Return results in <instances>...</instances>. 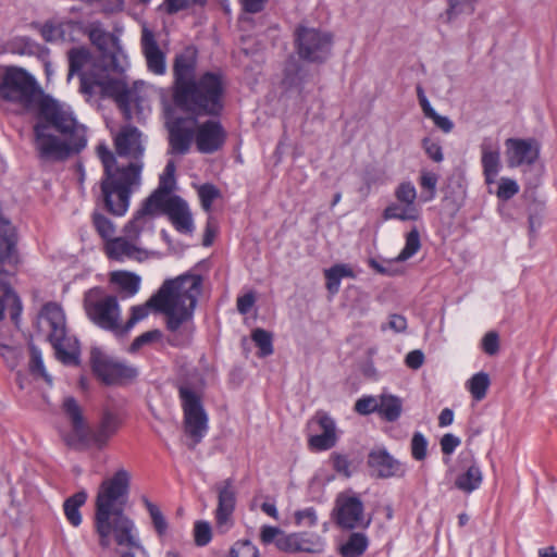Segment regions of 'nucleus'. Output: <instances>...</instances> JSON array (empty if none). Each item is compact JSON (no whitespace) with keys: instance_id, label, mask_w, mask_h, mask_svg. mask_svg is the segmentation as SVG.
Listing matches in <instances>:
<instances>
[{"instance_id":"1","label":"nucleus","mask_w":557,"mask_h":557,"mask_svg":"<svg viewBox=\"0 0 557 557\" xmlns=\"http://www.w3.org/2000/svg\"><path fill=\"white\" fill-rule=\"evenodd\" d=\"M197 53L191 47L173 61L172 99L175 107L191 115L169 124V141L173 153L185 154L196 140V119L216 116L223 110L225 83L219 72H205L196 78Z\"/></svg>"},{"instance_id":"2","label":"nucleus","mask_w":557,"mask_h":557,"mask_svg":"<svg viewBox=\"0 0 557 557\" xmlns=\"http://www.w3.org/2000/svg\"><path fill=\"white\" fill-rule=\"evenodd\" d=\"M114 147L120 158H128L131 161L117 162L104 143L97 146L96 152L103 166V176L95 201L112 215L122 216L128 210L131 195L141 184L145 153L141 133L131 125L122 127L114 138Z\"/></svg>"},{"instance_id":"3","label":"nucleus","mask_w":557,"mask_h":557,"mask_svg":"<svg viewBox=\"0 0 557 557\" xmlns=\"http://www.w3.org/2000/svg\"><path fill=\"white\" fill-rule=\"evenodd\" d=\"M201 289L202 277L199 274L185 273L164 281L159 290L145 304L131 307V315L122 324V336L145 320L151 309H154L165 317L168 344L173 347L189 345L195 332L194 311Z\"/></svg>"},{"instance_id":"4","label":"nucleus","mask_w":557,"mask_h":557,"mask_svg":"<svg viewBox=\"0 0 557 557\" xmlns=\"http://www.w3.org/2000/svg\"><path fill=\"white\" fill-rule=\"evenodd\" d=\"M129 483V473L120 469L112 476L104 479L98 487L94 530L103 550L111 549L113 544L135 545L136 525L125 513Z\"/></svg>"},{"instance_id":"5","label":"nucleus","mask_w":557,"mask_h":557,"mask_svg":"<svg viewBox=\"0 0 557 557\" xmlns=\"http://www.w3.org/2000/svg\"><path fill=\"white\" fill-rule=\"evenodd\" d=\"M81 91L89 97L100 94L113 98L126 120L134 119V110L138 109L140 97L135 89L117 78H110L104 71L98 73H82Z\"/></svg>"},{"instance_id":"6","label":"nucleus","mask_w":557,"mask_h":557,"mask_svg":"<svg viewBox=\"0 0 557 557\" xmlns=\"http://www.w3.org/2000/svg\"><path fill=\"white\" fill-rule=\"evenodd\" d=\"M38 327L46 334L57 357L66 364L76 363L79 355L77 341L66 335L65 315L55 302L46 304L38 315Z\"/></svg>"},{"instance_id":"7","label":"nucleus","mask_w":557,"mask_h":557,"mask_svg":"<svg viewBox=\"0 0 557 557\" xmlns=\"http://www.w3.org/2000/svg\"><path fill=\"white\" fill-rule=\"evenodd\" d=\"M0 98L30 111L37 109L45 97L30 74L23 69L10 66L0 75Z\"/></svg>"},{"instance_id":"8","label":"nucleus","mask_w":557,"mask_h":557,"mask_svg":"<svg viewBox=\"0 0 557 557\" xmlns=\"http://www.w3.org/2000/svg\"><path fill=\"white\" fill-rule=\"evenodd\" d=\"M83 302L94 324L122 336L121 307L116 296L106 294L101 287H94L85 293Z\"/></svg>"},{"instance_id":"9","label":"nucleus","mask_w":557,"mask_h":557,"mask_svg":"<svg viewBox=\"0 0 557 557\" xmlns=\"http://www.w3.org/2000/svg\"><path fill=\"white\" fill-rule=\"evenodd\" d=\"M38 115L41 122L51 126L66 140L77 141L81 147H86V127L79 124L72 111L58 101L45 97L38 103Z\"/></svg>"},{"instance_id":"10","label":"nucleus","mask_w":557,"mask_h":557,"mask_svg":"<svg viewBox=\"0 0 557 557\" xmlns=\"http://www.w3.org/2000/svg\"><path fill=\"white\" fill-rule=\"evenodd\" d=\"M137 221H128L124 225L121 236H115L113 239L104 243V253L109 259L119 262H124L125 260L140 262L148 259V250L140 245V235L146 230L137 225Z\"/></svg>"},{"instance_id":"11","label":"nucleus","mask_w":557,"mask_h":557,"mask_svg":"<svg viewBox=\"0 0 557 557\" xmlns=\"http://www.w3.org/2000/svg\"><path fill=\"white\" fill-rule=\"evenodd\" d=\"M294 41L301 60L322 63L331 54L333 37L319 28L298 25L294 32Z\"/></svg>"},{"instance_id":"12","label":"nucleus","mask_w":557,"mask_h":557,"mask_svg":"<svg viewBox=\"0 0 557 557\" xmlns=\"http://www.w3.org/2000/svg\"><path fill=\"white\" fill-rule=\"evenodd\" d=\"M34 135L36 149L42 160L63 161L85 148L81 147L77 141L61 139L48 133V125L42 122H37L34 125Z\"/></svg>"},{"instance_id":"13","label":"nucleus","mask_w":557,"mask_h":557,"mask_svg":"<svg viewBox=\"0 0 557 557\" xmlns=\"http://www.w3.org/2000/svg\"><path fill=\"white\" fill-rule=\"evenodd\" d=\"M180 397L184 411L185 433L193 437L194 445L198 444L208 429V417L199 395L187 386L180 387Z\"/></svg>"},{"instance_id":"14","label":"nucleus","mask_w":557,"mask_h":557,"mask_svg":"<svg viewBox=\"0 0 557 557\" xmlns=\"http://www.w3.org/2000/svg\"><path fill=\"white\" fill-rule=\"evenodd\" d=\"M90 364L94 374L107 385L120 384L137 375L135 368L104 355L98 348L90 352Z\"/></svg>"},{"instance_id":"15","label":"nucleus","mask_w":557,"mask_h":557,"mask_svg":"<svg viewBox=\"0 0 557 557\" xmlns=\"http://www.w3.org/2000/svg\"><path fill=\"white\" fill-rule=\"evenodd\" d=\"M335 521L343 529L368 527L370 519L364 522V507L359 496L341 493L335 500Z\"/></svg>"},{"instance_id":"16","label":"nucleus","mask_w":557,"mask_h":557,"mask_svg":"<svg viewBox=\"0 0 557 557\" xmlns=\"http://www.w3.org/2000/svg\"><path fill=\"white\" fill-rule=\"evenodd\" d=\"M506 160L509 168L533 165L541 152V144L535 138H508L505 141Z\"/></svg>"},{"instance_id":"17","label":"nucleus","mask_w":557,"mask_h":557,"mask_svg":"<svg viewBox=\"0 0 557 557\" xmlns=\"http://www.w3.org/2000/svg\"><path fill=\"white\" fill-rule=\"evenodd\" d=\"M84 33L88 35L91 44L98 48L103 57L111 58L112 66L117 69L119 57L122 54L119 38L107 32L99 22L89 23Z\"/></svg>"},{"instance_id":"18","label":"nucleus","mask_w":557,"mask_h":557,"mask_svg":"<svg viewBox=\"0 0 557 557\" xmlns=\"http://www.w3.org/2000/svg\"><path fill=\"white\" fill-rule=\"evenodd\" d=\"M226 139V132L215 120L196 123V146L201 153H213L221 149Z\"/></svg>"},{"instance_id":"19","label":"nucleus","mask_w":557,"mask_h":557,"mask_svg":"<svg viewBox=\"0 0 557 557\" xmlns=\"http://www.w3.org/2000/svg\"><path fill=\"white\" fill-rule=\"evenodd\" d=\"M369 468L380 479L401 478L406 473V467L394 458L385 448H374L368 455Z\"/></svg>"},{"instance_id":"20","label":"nucleus","mask_w":557,"mask_h":557,"mask_svg":"<svg viewBox=\"0 0 557 557\" xmlns=\"http://www.w3.org/2000/svg\"><path fill=\"white\" fill-rule=\"evenodd\" d=\"M276 547L285 553L317 554L323 550V541L315 533L296 532L280 536L276 540Z\"/></svg>"},{"instance_id":"21","label":"nucleus","mask_w":557,"mask_h":557,"mask_svg":"<svg viewBox=\"0 0 557 557\" xmlns=\"http://www.w3.org/2000/svg\"><path fill=\"white\" fill-rule=\"evenodd\" d=\"M317 423L321 430L320 434L311 435L308 446L312 451H323L333 448L337 443L336 423L324 411H318L310 421V425Z\"/></svg>"},{"instance_id":"22","label":"nucleus","mask_w":557,"mask_h":557,"mask_svg":"<svg viewBox=\"0 0 557 557\" xmlns=\"http://www.w3.org/2000/svg\"><path fill=\"white\" fill-rule=\"evenodd\" d=\"M218 493L215 521L218 528L228 527L236 506V490L232 479H226L214 485Z\"/></svg>"},{"instance_id":"23","label":"nucleus","mask_w":557,"mask_h":557,"mask_svg":"<svg viewBox=\"0 0 557 557\" xmlns=\"http://www.w3.org/2000/svg\"><path fill=\"white\" fill-rule=\"evenodd\" d=\"M175 230L183 234H190L194 231L191 212L187 202L180 196L169 197L166 200V212Z\"/></svg>"},{"instance_id":"24","label":"nucleus","mask_w":557,"mask_h":557,"mask_svg":"<svg viewBox=\"0 0 557 557\" xmlns=\"http://www.w3.org/2000/svg\"><path fill=\"white\" fill-rule=\"evenodd\" d=\"M141 49L146 58L148 70L156 75L165 74V54L161 51L153 33L148 28L143 29Z\"/></svg>"},{"instance_id":"25","label":"nucleus","mask_w":557,"mask_h":557,"mask_svg":"<svg viewBox=\"0 0 557 557\" xmlns=\"http://www.w3.org/2000/svg\"><path fill=\"white\" fill-rule=\"evenodd\" d=\"M168 195L156 189L144 202L132 220H138L137 225L145 230H152V216L159 212H166Z\"/></svg>"},{"instance_id":"26","label":"nucleus","mask_w":557,"mask_h":557,"mask_svg":"<svg viewBox=\"0 0 557 557\" xmlns=\"http://www.w3.org/2000/svg\"><path fill=\"white\" fill-rule=\"evenodd\" d=\"M465 469L455 479V487L459 491L471 494L478 490L483 481V473L472 455L462 459Z\"/></svg>"},{"instance_id":"27","label":"nucleus","mask_w":557,"mask_h":557,"mask_svg":"<svg viewBox=\"0 0 557 557\" xmlns=\"http://www.w3.org/2000/svg\"><path fill=\"white\" fill-rule=\"evenodd\" d=\"M480 148L484 181L487 185H492L502 169L499 148L494 147L488 139H484Z\"/></svg>"},{"instance_id":"28","label":"nucleus","mask_w":557,"mask_h":557,"mask_svg":"<svg viewBox=\"0 0 557 557\" xmlns=\"http://www.w3.org/2000/svg\"><path fill=\"white\" fill-rule=\"evenodd\" d=\"M121 425V420L117 414L106 411L99 422L98 428L91 433H88V438L85 443L90 442L97 448H103L110 438L117 432Z\"/></svg>"},{"instance_id":"29","label":"nucleus","mask_w":557,"mask_h":557,"mask_svg":"<svg viewBox=\"0 0 557 557\" xmlns=\"http://www.w3.org/2000/svg\"><path fill=\"white\" fill-rule=\"evenodd\" d=\"M62 409L71 421L74 436L79 442H86L88 438V429L86 426L82 408L74 397H65L62 404Z\"/></svg>"},{"instance_id":"30","label":"nucleus","mask_w":557,"mask_h":557,"mask_svg":"<svg viewBox=\"0 0 557 557\" xmlns=\"http://www.w3.org/2000/svg\"><path fill=\"white\" fill-rule=\"evenodd\" d=\"M110 282L119 286L122 298L135 296L140 288V276L128 271H114L110 274Z\"/></svg>"},{"instance_id":"31","label":"nucleus","mask_w":557,"mask_h":557,"mask_svg":"<svg viewBox=\"0 0 557 557\" xmlns=\"http://www.w3.org/2000/svg\"><path fill=\"white\" fill-rule=\"evenodd\" d=\"M69 58V79L77 74L82 79V73H98L97 71H84L91 63L92 58L88 49L84 47L72 48L67 52Z\"/></svg>"},{"instance_id":"32","label":"nucleus","mask_w":557,"mask_h":557,"mask_svg":"<svg viewBox=\"0 0 557 557\" xmlns=\"http://www.w3.org/2000/svg\"><path fill=\"white\" fill-rule=\"evenodd\" d=\"M403 412V401L398 396L382 394L379 400L377 413L382 419L388 422H395Z\"/></svg>"},{"instance_id":"33","label":"nucleus","mask_w":557,"mask_h":557,"mask_svg":"<svg viewBox=\"0 0 557 557\" xmlns=\"http://www.w3.org/2000/svg\"><path fill=\"white\" fill-rule=\"evenodd\" d=\"M86 500L87 493L85 491H79L64 500V515L70 524L75 528L82 523V515L79 508L85 505Z\"/></svg>"},{"instance_id":"34","label":"nucleus","mask_w":557,"mask_h":557,"mask_svg":"<svg viewBox=\"0 0 557 557\" xmlns=\"http://www.w3.org/2000/svg\"><path fill=\"white\" fill-rule=\"evenodd\" d=\"M326 288L330 293L336 294L339 289L343 277H354L352 270L346 264H336L324 271Z\"/></svg>"},{"instance_id":"35","label":"nucleus","mask_w":557,"mask_h":557,"mask_svg":"<svg viewBox=\"0 0 557 557\" xmlns=\"http://www.w3.org/2000/svg\"><path fill=\"white\" fill-rule=\"evenodd\" d=\"M91 222L97 234L104 240V243H108L110 239L115 237V225L103 213L95 210L91 214Z\"/></svg>"},{"instance_id":"36","label":"nucleus","mask_w":557,"mask_h":557,"mask_svg":"<svg viewBox=\"0 0 557 557\" xmlns=\"http://www.w3.org/2000/svg\"><path fill=\"white\" fill-rule=\"evenodd\" d=\"M368 547V539L362 533H352L347 542L342 546L343 557H359Z\"/></svg>"},{"instance_id":"37","label":"nucleus","mask_w":557,"mask_h":557,"mask_svg":"<svg viewBox=\"0 0 557 557\" xmlns=\"http://www.w3.org/2000/svg\"><path fill=\"white\" fill-rule=\"evenodd\" d=\"M383 218L385 220L397 219L401 221H414L419 218V212L416 207H400L399 205L393 203L385 208Z\"/></svg>"},{"instance_id":"38","label":"nucleus","mask_w":557,"mask_h":557,"mask_svg":"<svg viewBox=\"0 0 557 557\" xmlns=\"http://www.w3.org/2000/svg\"><path fill=\"white\" fill-rule=\"evenodd\" d=\"M144 504L146 506V509L149 512L152 525H153L158 536L159 537L165 536L168 529H169V523H168L165 517L163 516V513L161 512L160 508L147 498H144Z\"/></svg>"},{"instance_id":"39","label":"nucleus","mask_w":557,"mask_h":557,"mask_svg":"<svg viewBox=\"0 0 557 557\" xmlns=\"http://www.w3.org/2000/svg\"><path fill=\"white\" fill-rule=\"evenodd\" d=\"M468 388L475 400H482L486 396L490 386V376L485 372L474 374L468 381Z\"/></svg>"},{"instance_id":"40","label":"nucleus","mask_w":557,"mask_h":557,"mask_svg":"<svg viewBox=\"0 0 557 557\" xmlns=\"http://www.w3.org/2000/svg\"><path fill=\"white\" fill-rule=\"evenodd\" d=\"M421 248L420 233L417 227H413L406 235V244L399 255L396 257V261L403 262L410 259Z\"/></svg>"},{"instance_id":"41","label":"nucleus","mask_w":557,"mask_h":557,"mask_svg":"<svg viewBox=\"0 0 557 557\" xmlns=\"http://www.w3.org/2000/svg\"><path fill=\"white\" fill-rule=\"evenodd\" d=\"M251 338L259 348V357H267L273 354V337L270 332L263 329H256L252 331Z\"/></svg>"},{"instance_id":"42","label":"nucleus","mask_w":557,"mask_h":557,"mask_svg":"<svg viewBox=\"0 0 557 557\" xmlns=\"http://www.w3.org/2000/svg\"><path fill=\"white\" fill-rule=\"evenodd\" d=\"M29 352H30V359H29V364H28L29 371L33 374L44 377L48 383H51L52 380H51L50 375L45 370L40 350L36 346L30 345Z\"/></svg>"},{"instance_id":"43","label":"nucleus","mask_w":557,"mask_h":557,"mask_svg":"<svg viewBox=\"0 0 557 557\" xmlns=\"http://www.w3.org/2000/svg\"><path fill=\"white\" fill-rule=\"evenodd\" d=\"M520 190L518 183L509 177H502L499 180L496 196L503 201H508L515 197Z\"/></svg>"},{"instance_id":"44","label":"nucleus","mask_w":557,"mask_h":557,"mask_svg":"<svg viewBox=\"0 0 557 557\" xmlns=\"http://www.w3.org/2000/svg\"><path fill=\"white\" fill-rule=\"evenodd\" d=\"M198 196L202 209L209 212L213 201L220 197V190L212 184H203L198 188Z\"/></svg>"},{"instance_id":"45","label":"nucleus","mask_w":557,"mask_h":557,"mask_svg":"<svg viewBox=\"0 0 557 557\" xmlns=\"http://www.w3.org/2000/svg\"><path fill=\"white\" fill-rule=\"evenodd\" d=\"M476 0H449L447 9L448 20H451L459 14H471L474 11V2Z\"/></svg>"},{"instance_id":"46","label":"nucleus","mask_w":557,"mask_h":557,"mask_svg":"<svg viewBox=\"0 0 557 557\" xmlns=\"http://www.w3.org/2000/svg\"><path fill=\"white\" fill-rule=\"evenodd\" d=\"M0 356L10 369H15L23 358V351L18 347L0 344Z\"/></svg>"},{"instance_id":"47","label":"nucleus","mask_w":557,"mask_h":557,"mask_svg":"<svg viewBox=\"0 0 557 557\" xmlns=\"http://www.w3.org/2000/svg\"><path fill=\"white\" fill-rule=\"evenodd\" d=\"M410 448L413 459L418 461L424 460L428 455V441L425 436L420 432L413 433Z\"/></svg>"},{"instance_id":"48","label":"nucleus","mask_w":557,"mask_h":557,"mask_svg":"<svg viewBox=\"0 0 557 557\" xmlns=\"http://www.w3.org/2000/svg\"><path fill=\"white\" fill-rule=\"evenodd\" d=\"M230 557H259V550L248 540L237 541L230 550Z\"/></svg>"},{"instance_id":"49","label":"nucleus","mask_w":557,"mask_h":557,"mask_svg":"<svg viewBox=\"0 0 557 557\" xmlns=\"http://www.w3.org/2000/svg\"><path fill=\"white\" fill-rule=\"evenodd\" d=\"M212 539L211 525L207 521H196L194 525V540L197 546H206Z\"/></svg>"},{"instance_id":"50","label":"nucleus","mask_w":557,"mask_h":557,"mask_svg":"<svg viewBox=\"0 0 557 557\" xmlns=\"http://www.w3.org/2000/svg\"><path fill=\"white\" fill-rule=\"evenodd\" d=\"M175 164L173 161H169L164 168L163 173L160 176L159 186L157 189L165 194H170L175 185Z\"/></svg>"},{"instance_id":"51","label":"nucleus","mask_w":557,"mask_h":557,"mask_svg":"<svg viewBox=\"0 0 557 557\" xmlns=\"http://www.w3.org/2000/svg\"><path fill=\"white\" fill-rule=\"evenodd\" d=\"M395 196L398 201L405 203L406 206L414 207L417 190L410 182H404L397 187Z\"/></svg>"},{"instance_id":"52","label":"nucleus","mask_w":557,"mask_h":557,"mask_svg":"<svg viewBox=\"0 0 557 557\" xmlns=\"http://www.w3.org/2000/svg\"><path fill=\"white\" fill-rule=\"evenodd\" d=\"M195 3L203 4L205 0H163L160 9L172 15L188 9L191 4Z\"/></svg>"},{"instance_id":"53","label":"nucleus","mask_w":557,"mask_h":557,"mask_svg":"<svg viewBox=\"0 0 557 557\" xmlns=\"http://www.w3.org/2000/svg\"><path fill=\"white\" fill-rule=\"evenodd\" d=\"M4 299L11 320L17 324L22 312V302L18 296L14 292H7L4 294Z\"/></svg>"},{"instance_id":"54","label":"nucleus","mask_w":557,"mask_h":557,"mask_svg":"<svg viewBox=\"0 0 557 557\" xmlns=\"http://www.w3.org/2000/svg\"><path fill=\"white\" fill-rule=\"evenodd\" d=\"M162 337L160 330H151L137 336L129 346V351L135 352L140 349L144 345L159 341Z\"/></svg>"},{"instance_id":"55","label":"nucleus","mask_w":557,"mask_h":557,"mask_svg":"<svg viewBox=\"0 0 557 557\" xmlns=\"http://www.w3.org/2000/svg\"><path fill=\"white\" fill-rule=\"evenodd\" d=\"M355 410L362 416L379 411V400L374 396H363L355 404Z\"/></svg>"},{"instance_id":"56","label":"nucleus","mask_w":557,"mask_h":557,"mask_svg":"<svg viewBox=\"0 0 557 557\" xmlns=\"http://www.w3.org/2000/svg\"><path fill=\"white\" fill-rule=\"evenodd\" d=\"M438 182V175L429 172V171H422L420 176V186L429 191V196L425 200H432L434 199L436 195V185Z\"/></svg>"},{"instance_id":"57","label":"nucleus","mask_w":557,"mask_h":557,"mask_svg":"<svg viewBox=\"0 0 557 557\" xmlns=\"http://www.w3.org/2000/svg\"><path fill=\"white\" fill-rule=\"evenodd\" d=\"M483 351L490 356H494L499 351V336L495 331L487 332L481 342Z\"/></svg>"},{"instance_id":"58","label":"nucleus","mask_w":557,"mask_h":557,"mask_svg":"<svg viewBox=\"0 0 557 557\" xmlns=\"http://www.w3.org/2000/svg\"><path fill=\"white\" fill-rule=\"evenodd\" d=\"M422 147L431 160L437 163L443 161L444 154L442 147L438 143H435L430 138L425 137L422 140Z\"/></svg>"},{"instance_id":"59","label":"nucleus","mask_w":557,"mask_h":557,"mask_svg":"<svg viewBox=\"0 0 557 557\" xmlns=\"http://www.w3.org/2000/svg\"><path fill=\"white\" fill-rule=\"evenodd\" d=\"M295 522L298 525L313 527L318 522L315 510L312 507L295 512Z\"/></svg>"},{"instance_id":"60","label":"nucleus","mask_w":557,"mask_h":557,"mask_svg":"<svg viewBox=\"0 0 557 557\" xmlns=\"http://www.w3.org/2000/svg\"><path fill=\"white\" fill-rule=\"evenodd\" d=\"M331 461H332L333 468L336 472L345 475L346 478H349L351 475V472L349 469L350 462L346 456L334 453L331 456Z\"/></svg>"},{"instance_id":"61","label":"nucleus","mask_w":557,"mask_h":557,"mask_svg":"<svg viewBox=\"0 0 557 557\" xmlns=\"http://www.w3.org/2000/svg\"><path fill=\"white\" fill-rule=\"evenodd\" d=\"M113 546L115 553L120 557H135L137 552L143 550V546L137 534H135V545L121 546L120 544H113Z\"/></svg>"},{"instance_id":"62","label":"nucleus","mask_w":557,"mask_h":557,"mask_svg":"<svg viewBox=\"0 0 557 557\" xmlns=\"http://www.w3.org/2000/svg\"><path fill=\"white\" fill-rule=\"evenodd\" d=\"M282 535L285 534L278 528L264 525L261 529L260 540L262 541L263 544H270L272 542L276 543V540Z\"/></svg>"},{"instance_id":"63","label":"nucleus","mask_w":557,"mask_h":557,"mask_svg":"<svg viewBox=\"0 0 557 557\" xmlns=\"http://www.w3.org/2000/svg\"><path fill=\"white\" fill-rule=\"evenodd\" d=\"M460 445L459 437L447 433L441 438V449L443 454L450 455Z\"/></svg>"},{"instance_id":"64","label":"nucleus","mask_w":557,"mask_h":557,"mask_svg":"<svg viewBox=\"0 0 557 557\" xmlns=\"http://www.w3.org/2000/svg\"><path fill=\"white\" fill-rule=\"evenodd\" d=\"M255 301L256 297L253 293H247L243 296H239L236 302L238 312L242 314L248 313L253 307Z\"/></svg>"}]
</instances>
